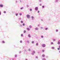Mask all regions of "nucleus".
Wrapping results in <instances>:
<instances>
[{"label":"nucleus","instance_id":"nucleus-28","mask_svg":"<svg viewBox=\"0 0 60 60\" xmlns=\"http://www.w3.org/2000/svg\"><path fill=\"white\" fill-rule=\"evenodd\" d=\"M53 42H51V44L52 45H53Z\"/></svg>","mask_w":60,"mask_h":60},{"label":"nucleus","instance_id":"nucleus-13","mask_svg":"<svg viewBox=\"0 0 60 60\" xmlns=\"http://www.w3.org/2000/svg\"><path fill=\"white\" fill-rule=\"evenodd\" d=\"M2 42L3 43H5V42L4 41H2Z\"/></svg>","mask_w":60,"mask_h":60},{"label":"nucleus","instance_id":"nucleus-50","mask_svg":"<svg viewBox=\"0 0 60 60\" xmlns=\"http://www.w3.org/2000/svg\"><path fill=\"white\" fill-rule=\"evenodd\" d=\"M16 3H18V1H16Z\"/></svg>","mask_w":60,"mask_h":60},{"label":"nucleus","instance_id":"nucleus-32","mask_svg":"<svg viewBox=\"0 0 60 60\" xmlns=\"http://www.w3.org/2000/svg\"><path fill=\"white\" fill-rule=\"evenodd\" d=\"M20 3H21L22 2V0H19Z\"/></svg>","mask_w":60,"mask_h":60},{"label":"nucleus","instance_id":"nucleus-58","mask_svg":"<svg viewBox=\"0 0 60 60\" xmlns=\"http://www.w3.org/2000/svg\"><path fill=\"white\" fill-rule=\"evenodd\" d=\"M59 53H60V51H59Z\"/></svg>","mask_w":60,"mask_h":60},{"label":"nucleus","instance_id":"nucleus-12","mask_svg":"<svg viewBox=\"0 0 60 60\" xmlns=\"http://www.w3.org/2000/svg\"><path fill=\"white\" fill-rule=\"evenodd\" d=\"M45 56V54H43L42 55V56L43 57H44Z\"/></svg>","mask_w":60,"mask_h":60},{"label":"nucleus","instance_id":"nucleus-8","mask_svg":"<svg viewBox=\"0 0 60 60\" xmlns=\"http://www.w3.org/2000/svg\"><path fill=\"white\" fill-rule=\"evenodd\" d=\"M58 0H55V3H57V2H58Z\"/></svg>","mask_w":60,"mask_h":60},{"label":"nucleus","instance_id":"nucleus-46","mask_svg":"<svg viewBox=\"0 0 60 60\" xmlns=\"http://www.w3.org/2000/svg\"><path fill=\"white\" fill-rule=\"evenodd\" d=\"M34 43V41H32V43Z\"/></svg>","mask_w":60,"mask_h":60},{"label":"nucleus","instance_id":"nucleus-15","mask_svg":"<svg viewBox=\"0 0 60 60\" xmlns=\"http://www.w3.org/2000/svg\"><path fill=\"white\" fill-rule=\"evenodd\" d=\"M24 9V8L23 7H22L20 8V9L22 10V9Z\"/></svg>","mask_w":60,"mask_h":60},{"label":"nucleus","instance_id":"nucleus-24","mask_svg":"<svg viewBox=\"0 0 60 60\" xmlns=\"http://www.w3.org/2000/svg\"><path fill=\"white\" fill-rule=\"evenodd\" d=\"M26 32V30H24L23 33H25Z\"/></svg>","mask_w":60,"mask_h":60},{"label":"nucleus","instance_id":"nucleus-53","mask_svg":"<svg viewBox=\"0 0 60 60\" xmlns=\"http://www.w3.org/2000/svg\"><path fill=\"white\" fill-rule=\"evenodd\" d=\"M36 58H38V57L37 56H36Z\"/></svg>","mask_w":60,"mask_h":60},{"label":"nucleus","instance_id":"nucleus-19","mask_svg":"<svg viewBox=\"0 0 60 60\" xmlns=\"http://www.w3.org/2000/svg\"><path fill=\"white\" fill-rule=\"evenodd\" d=\"M48 28H46L45 29V30H48Z\"/></svg>","mask_w":60,"mask_h":60},{"label":"nucleus","instance_id":"nucleus-55","mask_svg":"<svg viewBox=\"0 0 60 60\" xmlns=\"http://www.w3.org/2000/svg\"><path fill=\"white\" fill-rule=\"evenodd\" d=\"M21 52H21L20 51V52H19V53H21Z\"/></svg>","mask_w":60,"mask_h":60},{"label":"nucleus","instance_id":"nucleus-21","mask_svg":"<svg viewBox=\"0 0 60 60\" xmlns=\"http://www.w3.org/2000/svg\"><path fill=\"white\" fill-rule=\"evenodd\" d=\"M19 15L20 16H21L22 15V13H19Z\"/></svg>","mask_w":60,"mask_h":60},{"label":"nucleus","instance_id":"nucleus-48","mask_svg":"<svg viewBox=\"0 0 60 60\" xmlns=\"http://www.w3.org/2000/svg\"><path fill=\"white\" fill-rule=\"evenodd\" d=\"M1 15V11H0V15Z\"/></svg>","mask_w":60,"mask_h":60},{"label":"nucleus","instance_id":"nucleus-34","mask_svg":"<svg viewBox=\"0 0 60 60\" xmlns=\"http://www.w3.org/2000/svg\"><path fill=\"white\" fill-rule=\"evenodd\" d=\"M41 21H43V19H41Z\"/></svg>","mask_w":60,"mask_h":60},{"label":"nucleus","instance_id":"nucleus-30","mask_svg":"<svg viewBox=\"0 0 60 60\" xmlns=\"http://www.w3.org/2000/svg\"><path fill=\"white\" fill-rule=\"evenodd\" d=\"M20 43H22V41H20Z\"/></svg>","mask_w":60,"mask_h":60},{"label":"nucleus","instance_id":"nucleus-29","mask_svg":"<svg viewBox=\"0 0 60 60\" xmlns=\"http://www.w3.org/2000/svg\"><path fill=\"white\" fill-rule=\"evenodd\" d=\"M30 11H32V9L31 8L30 9Z\"/></svg>","mask_w":60,"mask_h":60},{"label":"nucleus","instance_id":"nucleus-57","mask_svg":"<svg viewBox=\"0 0 60 60\" xmlns=\"http://www.w3.org/2000/svg\"><path fill=\"white\" fill-rule=\"evenodd\" d=\"M26 60H27V59H26Z\"/></svg>","mask_w":60,"mask_h":60},{"label":"nucleus","instance_id":"nucleus-42","mask_svg":"<svg viewBox=\"0 0 60 60\" xmlns=\"http://www.w3.org/2000/svg\"><path fill=\"white\" fill-rule=\"evenodd\" d=\"M27 43H30V42H29V41H27Z\"/></svg>","mask_w":60,"mask_h":60},{"label":"nucleus","instance_id":"nucleus-3","mask_svg":"<svg viewBox=\"0 0 60 60\" xmlns=\"http://www.w3.org/2000/svg\"><path fill=\"white\" fill-rule=\"evenodd\" d=\"M35 11H38V7H35Z\"/></svg>","mask_w":60,"mask_h":60},{"label":"nucleus","instance_id":"nucleus-14","mask_svg":"<svg viewBox=\"0 0 60 60\" xmlns=\"http://www.w3.org/2000/svg\"><path fill=\"white\" fill-rule=\"evenodd\" d=\"M52 49H55V47H52Z\"/></svg>","mask_w":60,"mask_h":60},{"label":"nucleus","instance_id":"nucleus-20","mask_svg":"<svg viewBox=\"0 0 60 60\" xmlns=\"http://www.w3.org/2000/svg\"><path fill=\"white\" fill-rule=\"evenodd\" d=\"M21 23H23V21H21Z\"/></svg>","mask_w":60,"mask_h":60},{"label":"nucleus","instance_id":"nucleus-33","mask_svg":"<svg viewBox=\"0 0 60 60\" xmlns=\"http://www.w3.org/2000/svg\"><path fill=\"white\" fill-rule=\"evenodd\" d=\"M21 20V18H19V20Z\"/></svg>","mask_w":60,"mask_h":60},{"label":"nucleus","instance_id":"nucleus-41","mask_svg":"<svg viewBox=\"0 0 60 60\" xmlns=\"http://www.w3.org/2000/svg\"><path fill=\"white\" fill-rule=\"evenodd\" d=\"M20 27H22V25H20Z\"/></svg>","mask_w":60,"mask_h":60},{"label":"nucleus","instance_id":"nucleus-54","mask_svg":"<svg viewBox=\"0 0 60 60\" xmlns=\"http://www.w3.org/2000/svg\"><path fill=\"white\" fill-rule=\"evenodd\" d=\"M40 6H41V4H40Z\"/></svg>","mask_w":60,"mask_h":60},{"label":"nucleus","instance_id":"nucleus-6","mask_svg":"<svg viewBox=\"0 0 60 60\" xmlns=\"http://www.w3.org/2000/svg\"><path fill=\"white\" fill-rule=\"evenodd\" d=\"M0 7H1V8L3 7H4L3 5L2 4H0Z\"/></svg>","mask_w":60,"mask_h":60},{"label":"nucleus","instance_id":"nucleus-35","mask_svg":"<svg viewBox=\"0 0 60 60\" xmlns=\"http://www.w3.org/2000/svg\"><path fill=\"white\" fill-rule=\"evenodd\" d=\"M41 37L42 38H43V36H41Z\"/></svg>","mask_w":60,"mask_h":60},{"label":"nucleus","instance_id":"nucleus-45","mask_svg":"<svg viewBox=\"0 0 60 60\" xmlns=\"http://www.w3.org/2000/svg\"><path fill=\"white\" fill-rule=\"evenodd\" d=\"M41 29H43V27H41Z\"/></svg>","mask_w":60,"mask_h":60},{"label":"nucleus","instance_id":"nucleus-51","mask_svg":"<svg viewBox=\"0 0 60 60\" xmlns=\"http://www.w3.org/2000/svg\"><path fill=\"white\" fill-rule=\"evenodd\" d=\"M24 51H26V49L24 50Z\"/></svg>","mask_w":60,"mask_h":60},{"label":"nucleus","instance_id":"nucleus-18","mask_svg":"<svg viewBox=\"0 0 60 60\" xmlns=\"http://www.w3.org/2000/svg\"><path fill=\"white\" fill-rule=\"evenodd\" d=\"M42 60H46V59L45 58H43L42 59Z\"/></svg>","mask_w":60,"mask_h":60},{"label":"nucleus","instance_id":"nucleus-27","mask_svg":"<svg viewBox=\"0 0 60 60\" xmlns=\"http://www.w3.org/2000/svg\"><path fill=\"white\" fill-rule=\"evenodd\" d=\"M22 25L23 26H25V23H23L22 24Z\"/></svg>","mask_w":60,"mask_h":60},{"label":"nucleus","instance_id":"nucleus-49","mask_svg":"<svg viewBox=\"0 0 60 60\" xmlns=\"http://www.w3.org/2000/svg\"><path fill=\"white\" fill-rule=\"evenodd\" d=\"M53 40L54 41H56V40L55 39H54Z\"/></svg>","mask_w":60,"mask_h":60},{"label":"nucleus","instance_id":"nucleus-9","mask_svg":"<svg viewBox=\"0 0 60 60\" xmlns=\"http://www.w3.org/2000/svg\"><path fill=\"white\" fill-rule=\"evenodd\" d=\"M31 18L32 19V20H34V17L33 16H31Z\"/></svg>","mask_w":60,"mask_h":60},{"label":"nucleus","instance_id":"nucleus-4","mask_svg":"<svg viewBox=\"0 0 60 60\" xmlns=\"http://www.w3.org/2000/svg\"><path fill=\"white\" fill-rule=\"evenodd\" d=\"M30 15H26V17L27 18H30Z\"/></svg>","mask_w":60,"mask_h":60},{"label":"nucleus","instance_id":"nucleus-52","mask_svg":"<svg viewBox=\"0 0 60 60\" xmlns=\"http://www.w3.org/2000/svg\"><path fill=\"white\" fill-rule=\"evenodd\" d=\"M48 56H46V58H48Z\"/></svg>","mask_w":60,"mask_h":60},{"label":"nucleus","instance_id":"nucleus-10","mask_svg":"<svg viewBox=\"0 0 60 60\" xmlns=\"http://www.w3.org/2000/svg\"><path fill=\"white\" fill-rule=\"evenodd\" d=\"M28 37L29 38H30V37H31V36H30V34H29L28 35Z\"/></svg>","mask_w":60,"mask_h":60},{"label":"nucleus","instance_id":"nucleus-31","mask_svg":"<svg viewBox=\"0 0 60 60\" xmlns=\"http://www.w3.org/2000/svg\"><path fill=\"white\" fill-rule=\"evenodd\" d=\"M39 2H41V1H42V0H39Z\"/></svg>","mask_w":60,"mask_h":60},{"label":"nucleus","instance_id":"nucleus-7","mask_svg":"<svg viewBox=\"0 0 60 60\" xmlns=\"http://www.w3.org/2000/svg\"><path fill=\"white\" fill-rule=\"evenodd\" d=\"M26 29L28 31H29V30H30V28H27Z\"/></svg>","mask_w":60,"mask_h":60},{"label":"nucleus","instance_id":"nucleus-5","mask_svg":"<svg viewBox=\"0 0 60 60\" xmlns=\"http://www.w3.org/2000/svg\"><path fill=\"white\" fill-rule=\"evenodd\" d=\"M35 30H39V28L36 27L35 28Z\"/></svg>","mask_w":60,"mask_h":60},{"label":"nucleus","instance_id":"nucleus-44","mask_svg":"<svg viewBox=\"0 0 60 60\" xmlns=\"http://www.w3.org/2000/svg\"><path fill=\"white\" fill-rule=\"evenodd\" d=\"M57 49H58V50H60V48H58Z\"/></svg>","mask_w":60,"mask_h":60},{"label":"nucleus","instance_id":"nucleus-16","mask_svg":"<svg viewBox=\"0 0 60 60\" xmlns=\"http://www.w3.org/2000/svg\"><path fill=\"white\" fill-rule=\"evenodd\" d=\"M21 37H23V34H21Z\"/></svg>","mask_w":60,"mask_h":60},{"label":"nucleus","instance_id":"nucleus-1","mask_svg":"<svg viewBox=\"0 0 60 60\" xmlns=\"http://www.w3.org/2000/svg\"><path fill=\"white\" fill-rule=\"evenodd\" d=\"M35 53V51L34 50L33 51V52L31 53V54L32 55H34Z\"/></svg>","mask_w":60,"mask_h":60},{"label":"nucleus","instance_id":"nucleus-39","mask_svg":"<svg viewBox=\"0 0 60 60\" xmlns=\"http://www.w3.org/2000/svg\"><path fill=\"white\" fill-rule=\"evenodd\" d=\"M40 25H41L40 24H38V26H40Z\"/></svg>","mask_w":60,"mask_h":60},{"label":"nucleus","instance_id":"nucleus-26","mask_svg":"<svg viewBox=\"0 0 60 60\" xmlns=\"http://www.w3.org/2000/svg\"><path fill=\"white\" fill-rule=\"evenodd\" d=\"M56 32H58V30H56Z\"/></svg>","mask_w":60,"mask_h":60},{"label":"nucleus","instance_id":"nucleus-47","mask_svg":"<svg viewBox=\"0 0 60 60\" xmlns=\"http://www.w3.org/2000/svg\"><path fill=\"white\" fill-rule=\"evenodd\" d=\"M27 7H29V5H27Z\"/></svg>","mask_w":60,"mask_h":60},{"label":"nucleus","instance_id":"nucleus-22","mask_svg":"<svg viewBox=\"0 0 60 60\" xmlns=\"http://www.w3.org/2000/svg\"><path fill=\"white\" fill-rule=\"evenodd\" d=\"M16 16H18V13L16 14Z\"/></svg>","mask_w":60,"mask_h":60},{"label":"nucleus","instance_id":"nucleus-17","mask_svg":"<svg viewBox=\"0 0 60 60\" xmlns=\"http://www.w3.org/2000/svg\"><path fill=\"white\" fill-rule=\"evenodd\" d=\"M29 28H32V26L31 25H30L29 26Z\"/></svg>","mask_w":60,"mask_h":60},{"label":"nucleus","instance_id":"nucleus-11","mask_svg":"<svg viewBox=\"0 0 60 60\" xmlns=\"http://www.w3.org/2000/svg\"><path fill=\"white\" fill-rule=\"evenodd\" d=\"M57 44L59 45L60 44V41H58V42H57Z\"/></svg>","mask_w":60,"mask_h":60},{"label":"nucleus","instance_id":"nucleus-36","mask_svg":"<svg viewBox=\"0 0 60 60\" xmlns=\"http://www.w3.org/2000/svg\"><path fill=\"white\" fill-rule=\"evenodd\" d=\"M38 13H40V11H38Z\"/></svg>","mask_w":60,"mask_h":60},{"label":"nucleus","instance_id":"nucleus-25","mask_svg":"<svg viewBox=\"0 0 60 60\" xmlns=\"http://www.w3.org/2000/svg\"><path fill=\"white\" fill-rule=\"evenodd\" d=\"M42 8H45V6H42Z\"/></svg>","mask_w":60,"mask_h":60},{"label":"nucleus","instance_id":"nucleus-40","mask_svg":"<svg viewBox=\"0 0 60 60\" xmlns=\"http://www.w3.org/2000/svg\"><path fill=\"white\" fill-rule=\"evenodd\" d=\"M45 51L44 50H42V52H44Z\"/></svg>","mask_w":60,"mask_h":60},{"label":"nucleus","instance_id":"nucleus-43","mask_svg":"<svg viewBox=\"0 0 60 60\" xmlns=\"http://www.w3.org/2000/svg\"><path fill=\"white\" fill-rule=\"evenodd\" d=\"M17 56L16 55H15V57H17Z\"/></svg>","mask_w":60,"mask_h":60},{"label":"nucleus","instance_id":"nucleus-38","mask_svg":"<svg viewBox=\"0 0 60 60\" xmlns=\"http://www.w3.org/2000/svg\"><path fill=\"white\" fill-rule=\"evenodd\" d=\"M29 51H31V49H29Z\"/></svg>","mask_w":60,"mask_h":60},{"label":"nucleus","instance_id":"nucleus-37","mask_svg":"<svg viewBox=\"0 0 60 60\" xmlns=\"http://www.w3.org/2000/svg\"><path fill=\"white\" fill-rule=\"evenodd\" d=\"M6 11H4V13H6Z\"/></svg>","mask_w":60,"mask_h":60},{"label":"nucleus","instance_id":"nucleus-23","mask_svg":"<svg viewBox=\"0 0 60 60\" xmlns=\"http://www.w3.org/2000/svg\"><path fill=\"white\" fill-rule=\"evenodd\" d=\"M36 46H38V43H37L36 44Z\"/></svg>","mask_w":60,"mask_h":60},{"label":"nucleus","instance_id":"nucleus-56","mask_svg":"<svg viewBox=\"0 0 60 60\" xmlns=\"http://www.w3.org/2000/svg\"><path fill=\"white\" fill-rule=\"evenodd\" d=\"M59 47L60 48V45L59 46Z\"/></svg>","mask_w":60,"mask_h":60},{"label":"nucleus","instance_id":"nucleus-2","mask_svg":"<svg viewBox=\"0 0 60 60\" xmlns=\"http://www.w3.org/2000/svg\"><path fill=\"white\" fill-rule=\"evenodd\" d=\"M46 46V45L45 44H43L42 45V47H43L44 48V47H45Z\"/></svg>","mask_w":60,"mask_h":60}]
</instances>
